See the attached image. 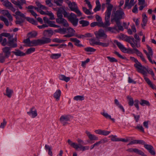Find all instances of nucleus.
I'll return each mask as SVG.
<instances>
[{"label": "nucleus", "mask_w": 156, "mask_h": 156, "mask_svg": "<svg viewBox=\"0 0 156 156\" xmlns=\"http://www.w3.org/2000/svg\"><path fill=\"white\" fill-rule=\"evenodd\" d=\"M125 17V14L123 9L120 8L119 9L112 12L111 21L120 20L121 19H124Z\"/></svg>", "instance_id": "obj_1"}, {"label": "nucleus", "mask_w": 156, "mask_h": 156, "mask_svg": "<svg viewBox=\"0 0 156 156\" xmlns=\"http://www.w3.org/2000/svg\"><path fill=\"white\" fill-rule=\"evenodd\" d=\"M51 39L48 37H43L41 39L30 41V46L41 45L50 42Z\"/></svg>", "instance_id": "obj_2"}, {"label": "nucleus", "mask_w": 156, "mask_h": 156, "mask_svg": "<svg viewBox=\"0 0 156 156\" xmlns=\"http://www.w3.org/2000/svg\"><path fill=\"white\" fill-rule=\"evenodd\" d=\"M130 59L134 61L136 64L134 65V66L137 69L138 71L142 74L143 75H145L146 72L145 70L146 68L144 66H143L135 58L130 57Z\"/></svg>", "instance_id": "obj_3"}, {"label": "nucleus", "mask_w": 156, "mask_h": 156, "mask_svg": "<svg viewBox=\"0 0 156 156\" xmlns=\"http://www.w3.org/2000/svg\"><path fill=\"white\" fill-rule=\"evenodd\" d=\"M110 17L105 14V22L104 23L103 22H94L91 23L90 26L91 27H94L96 26H98L102 27H108L110 24Z\"/></svg>", "instance_id": "obj_4"}, {"label": "nucleus", "mask_w": 156, "mask_h": 156, "mask_svg": "<svg viewBox=\"0 0 156 156\" xmlns=\"http://www.w3.org/2000/svg\"><path fill=\"white\" fill-rule=\"evenodd\" d=\"M68 6L72 11L75 12H76L78 16H80L82 15V13L79 10L77 4L75 2H71V1H69L67 3Z\"/></svg>", "instance_id": "obj_5"}, {"label": "nucleus", "mask_w": 156, "mask_h": 156, "mask_svg": "<svg viewBox=\"0 0 156 156\" xmlns=\"http://www.w3.org/2000/svg\"><path fill=\"white\" fill-rule=\"evenodd\" d=\"M2 36L8 37L9 40V43L10 44V45L12 47H16L17 44L16 43H13V39H12L13 37L12 35H11L10 33H3L1 34Z\"/></svg>", "instance_id": "obj_6"}, {"label": "nucleus", "mask_w": 156, "mask_h": 156, "mask_svg": "<svg viewBox=\"0 0 156 156\" xmlns=\"http://www.w3.org/2000/svg\"><path fill=\"white\" fill-rule=\"evenodd\" d=\"M69 20L74 26H76L78 24L79 20L77 18L76 16L71 13L68 17Z\"/></svg>", "instance_id": "obj_7"}, {"label": "nucleus", "mask_w": 156, "mask_h": 156, "mask_svg": "<svg viewBox=\"0 0 156 156\" xmlns=\"http://www.w3.org/2000/svg\"><path fill=\"white\" fill-rule=\"evenodd\" d=\"M59 120L63 126L68 124V121L70 120V116L69 115H62L59 118Z\"/></svg>", "instance_id": "obj_8"}, {"label": "nucleus", "mask_w": 156, "mask_h": 156, "mask_svg": "<svg viewBox=\"0 0 156 156\" xmlns=\"http://www.w3.org/2000/svg\"><path fill=\"white\" fill-rule=\"evenodd\" d=\"M15 48V47H11L10 46L9 47L5 46L3 48H2L3 55H4L6 57L8 58L11 54V48Z\"/></svg>", "instance_id": "obj_9"}, {"label": "nucleus", "mask_w": 156, "mask_h": 156, "mask_svg": "<svg viewBox=\"0 0 156 156\" xmlns=\"http://www.w3.org/2000/svg\"><path fill=\"white\" fill-rule=\"evenodd\" d=\"M97 39H99L102 37L103 39H106L107 37V35L104 32L103 30H100L98 31H96L94 33Z\"/></svg>", "instance_id": "obj_10"}, {"label": "nucleus", "mask_w": 156, "mask_h": 156, "mask_svg": "<svg viewBox=\"0 0 156 156\" xmlns=\"http://www.w3.org/2000/svg\"><path fill=\"white\" fill-rule=\"evenodd\" d=\"M111 0H106V5H108L107 9L105 12V14L107 16L110 17L111 11L113 7V5L110 3Z\"/></svg>", "instance_id": "obj_11"}, {"label": "nucleus", "mask_w": 156, "mask_h": 156, "mask_svg": "<svg viewBox=\"0 0 156 156\" xmlns=\"http://www.w3.org/2000/svg\"><path fill=\"white\" fill-rule=\"evenodd\" d=\"M126 151L130 153L134 152L142 156H147L143 151L137 148H129L127 149Z\"/></svg>", "instance_id": "obj_12"}, {"label": "nucleus", "mask_w": 156, "mask_h": 156, "mask_svg": "<svg viewBox=\"0 0 156 156\" xmlns=\"http://www.w3.org/2000/svg\"><path fill=\"white\" fill-rule=\"evenodd\" d=\"M134 4V0H126L124 9L127 7L128 9H130Z\"/></svg>", "instance_id": "obj_13"}, {"label": "nucleus", "mask_w": 156, "mask_h": 156, "mask_svg": "<svg viewBox=\"0 0 156 156\" xmlns=\"http://www.w3.org/2000/svg\"><path fill=\"white\" fill-rule=\"evenodd\" d=\"M66 29L69 34L67 35H64V37H70L73 36H75L74 33L75 32V31L73 28L71 27H69L67 29Z\"/></svg>", "instance_id": "obj_14"}, {"label": "nucleus", "mask_w": 156, "mask_h": 156, "mask_svg": "<svg viewBox=\"0 0 156 156\" xmlns=\"http://www.w3.org/2000/svg\"><path fill=\"white\" fill-rule=\"evenodd\" d=\"M144 147L149 151L151 154L152 155L155 154V152L152 146L149 144H145L144 145Z\"/></svg>", "instance_id": "obj_15"}, {"label": "nucleus", "mask_w": 156, "mask_h": 156, "mask_svg": "<svg viewBox=\"0 0 156 156\" xmlns=\"http://www.w3.org/2000/svg\"><path fill=\"white\" fill-rule=\"evenodd\" d=\"M56 20L58 23L62 24L65 27L69 26V24L67 21L63 18L61 19H56Z\"/></svg>", "instance_id": "obj_16"}, {"label": "nucleus", "mask_w": 156, "mask_h": 156, "mask_svg": "<svg viewBox=\"0 0 156 156\" xmlns=\"http://www.w3.org/2000/svg\"><path fill=\"white\" fill-rule=\"evenodd\" d=\"M95 132L97 134L104 136H107L110 133V131L100 129L95 130Z\"/></svg>", "instance_id": "obj_17"}, {"label": "nucleus", "mask_w": 156, "mask_h": 156, "mask_svg": "<svg viewBox=\"0 0 156 156\" xmlns=\"http://www.w3.org/2000/svg\"><path fill=\"white\" fill-rule=\"evenodd\" d=\"M114 42L116 44L118 47L124 53L126 52L127 50V49L124 47L123 45L120 42H118L117 40H115L114 41Z\"/></svg>", "instance_id": "obj_18"}, {"label": "nucleus", "mask_w": 156, "mask_h": 156, "mask_svg": "<svg viewBox=\"0 0 156 156\" xmlns=\"http://www.w3.org/2000/svg\"><path fill=\"white\" fill-rule=\"evenodd\" d=\"M122 40L127 42L129 43L131 41H133L134 38L132 37L127 36L123 34H122Z\"/></svg>", "instance_id": "obj_19"}, {"label": "nucleus", "mask_w": 156, "mask_h": 156, "mask_svg": "<svg viewBox=\"0 0 156 156\" xmlns=\"http://www.w3.org/2000/svg\"><path fill=\"white\" fill-rule=\"evenodd\" d=\"M1 12L4 16H6L9 19L10 21L12 20V18L9 12L8 11L5 10H2Z\"/></svg>", "instance_id": "obj_20"}, {"label": "nucleus", "mask_w": 156, "mask_h": 156, "mask_svg": "<svg viewBox=\"0 0 156 156\" xmlns=\"http://www.w3.org/2000/svg\"><path fill=\"white\" fill-rule=\"evenodd\" d=\"M85 133L87 136H88L89 138L91 140H97L98 139V137L95 136L93 135L88 131H86Z\"/></svg>", "instance_id": "obj_21"}, {"label": "nucleus", "mask_w": 156, "mask_h": 156, "mask_svg": "<svg viewBox=\"0 0 156 156\" xmlns=\"http://www.w3.org/2000/svg\"><path fill=\"white\" fill-rule=\"evenodd\" d=\"M53 34V31L51 30H45L43 33V35L46 37H51Z\"/></svg>", "instance_id": "obj_22"}, {"label": "nucleus", "mask_w": 156, "mask_h": 156, "mask_svg": "<svg viewBox=\"0 0 156 156\" xmlns=\"http://www.w3.org/2000/svg\"><path fill=\"white\" fill-rule=\"evenodd\" d=\"M30 115L31 116V118H34L37 116V110L34 107L32 108L30 111Z\"/></svg>", "instance_id": "obj_23"}, {"label": "nucleus", "mask_w": 156, "mask_h": 156, "mask_svg": "<svg viewBox=\"0 0 156 156\" xmlns=\"http://www.w3.org/2000/svg\"><path fill=\"white\" fill-rule=\"evenodd\" d=\"M61 95V90H58L54 93L53 97L55 99L56 101H58L59 100Z\"/></svg>", "instance_id": "obj_24"}, {"label": "nucleus", "mask_w": 156, "mask_h": 156, "mask_svg": "<svg viewBox=\"0 0 156 156\" xmlns=\"http://www.w3.org/2000/svg\"><path fill=\"white\" fill-rule=\"evenodd\" d=\"M101 114L106 119L111 120L113 122H115V119L114 118H112L111 116L108 115V113L105 112H103L101 113Z\"/></svg>", "instance_id": "obj_25"}, {"label": "nucleus", "mask_w": 156, "mask_h": 156, "mask_svg": "<svg viewBox=\"0 0 156 156\" xmlns=\"http://www.w3.org/2000/svg\"><path fill=\"white\" fill-rule=\"evenodd\" d=\"M67 142L69 145L76 149L78 148V144L75 143L73 142L70 140L68 139L67 140Z\"/></svg>", "instance_id": "obj_26"}, {"label": "nucleus", "mask_w": 156, "mask_h": 156, "mask_svg": "<svg viewBox=\"0 0 156 156\" xmlns=\"http://www.w3.org/2000/svg\"><path fill=\"white\" fill-rule=\"evenodd\" d=\"M16 51H12V52L14 54L18 56H23L26 55L25 53H24L18 49L16 50Z\"/></svg>", "instance_id": "obj_27"}, {"label": "nucleus", "mask_w": 156, "mask_h": 156, "mask_svg": "<svg viewBox=\"0 0 156 156\" xmlns=\"http://www.w3.org/2000/svg\"><path fill=\"white\" fill-rule=\"evenodd\" d=\"M135 38L136 39V40H134L133 41L134 43L136 44V47L138 48L140 47V45H138L137 44V43L140 42V38L138 35L137 34H136L134 35Z\"/></svg>", "instance_id": "obj_28"}, {"label": "nucleus", "mask_w": 156, "mask_h": 156, "mask_svg": "<svg viewBox=\"0 0 156 156\" xmlns=\"http://www.w3.org/2000/svg\"><path fill=\"white\" fill-rule=\"evenodd\" d=\"M70 40L73 42L75 43V44L77 46H81L82 45L79 44L80 41L77 38H71L70 39Z\"/></svg>", "instance_id": "obj_29"}, {"label": "nucleus", "mask_w": 156, "mask_h": 156, "mask_svg": "<svg viewBox=\"0 0 156 156\" xmlns=\"http://www.w3.org/2000/svg\"><path fill=\"white\" fill-rule=\"evenodd\" d=\"M67 29L66 28L63 27L62 28H60L58 29L55 30V31L56 33H59L61 34H64L66 32Z\"/></svg>", "instance_id": "obj_30"}, {"label": "nucleus", "mask_w": 156, "mask_h": 156, "mask_svg": "<svg viewBox=\"0 0 156 156\" xmlns=\"http://www.w3.org/2000/svg\"><path fill=\"white\" fill-rule=\"evenodd\" d=\"M59 78L60 80H64L66 82H68L70 80L69 77H67L63 75H60L59 76Z\"/></svg>", "instance_id": "obj_31"}, {"label": "nucleus", "mask_w": 156, "mask_h": 156, "mask_svg": "<svg viewBox=\"0 0 156 156\" xmlns=\"http://www.w3.org/2000/svg\"><path fill=\"white\" fill-rule=\"evenodd\" d=\"M12 2L17 6V7L19 8L20 9H22V5L23 4L21 3L20 1H16L14 0L12 1Z\"/></svg>", "instance_id": "obj_32"}, {"label": "nucleus", "mask_w": 156, "mask_h": 156, "mask_svg": "<svg viewBox=\"0 0 156 156\" xmlns=\"http://www.w3.org/2000/svg\"><path fill=\"white\" fill-rule=\"evenodd\" d=\"M144 79L147 83L153 89H155V87L154 85L151 83V81L147 78L144 77Z\"/></svg>", "instance_id": "obj_33"}, {"label": "nucleus", "mask_w": 156, "mask_h": 156, "mask_svg": "<svg viewBox=\"0 0 156 156\" xmlns=\"http://www.w3.org/2000/svg\"><path fill=\"white\" fill-rule=\"evenodd\" d=\"M0 1L3 2V5L9 8L12 5L11 3L9 2L7 0H2Z\"/></svg>", "instance_id": "obj_34"}, {"label": "nucleus", "mask_w": 156, "mask_h": 156, "mask_svg": "<svg viewBox=\"0 0 156 156\" xmlns=\"http://www.w3.org/2000/svg\"><path fill=\"white\" fill-rule=\"evenodd\" d=\"M128 100V104L130 106H132L134 104V101L133 98L130 96H128L126 97Z\"/></svg>", "instance_id": "obj_35"}, {"label": "nucleus", "mask_w": 156, "mask_h": 156, "mask_svg": "<svg viewBox=\"0 0 156 156\" xmlns=\"http://www.w3.org/2000/svg\"><path fill=\"white\" fill-rule=\"evenodd\" d=\"M6 95L9 98H10L12 96V94L13 92L12 90L10 89L8 87L6 88Z\"/></svg>", "instance_id": "obj_36"}, {"label": "nucleus", "mask_w": 156, "mask_h": 156, "mask_svg": "<svg viewBox=\"0 0 156 156\" xmlns=\"http://www.w3.org/2000/svg\"><path fill=\"white\" fill-rule=\"evenodd\" d=\"M140 104L143 106H144L145 105H146L148 106H149L150 105V104L148 101L143 99H141L140 100Z\"/></svg>", "instance_id": "obj_37"}, {"label": "nucleus", "mask_w": 156, "mask_h": 156, "mask_svg": "<svg viewBox=\"0 0 156 156\" xmlns=\"http://www.w3.org/2000/svg\"><path fill=\"white\" fill-rule=\"evenodd\" d=\"M90 41V44L94 46L95 44L98 45L99 42L96 41L95 40L94 38H90L89 40Z\"/></svg>", "instance_id": "obj_38"}, {"label": "nucleus", "mask_w": 156, "mask_h": 156, "mask_svg": "<svg viewBox=\"0 0 156 156\" xmlns=\"http://www.w3.org/2000/svg\"><path fill=\"white\" fill-rule=\"evenodd\" d=\"M115 103L118 106L120 109H121L123 112H124L125 110L121 104H120L119 102L117 99H115L114 100Z\"/></svg>", "instance_id": "obj_39"}, {"label": "nucleus", "mask_w": 156, "mask_h": 156, "mask_svg": "<svg viewBox=\"0 0 156 156\" xmlns=\"http://www.w3.org/2000/svg\"><path fill=\"white\" fill-rule=\"evenodd\" d=\"M78 148H79L80 150L83 151L88 150L89 149V147L88 146H83L81 145L80 144H78Z\"/></svg>", "instance_id": "obj_40"}, {"label": "nucleus", "mask_w": 156, "mask_h": 156, "mask_svg": "<svg viewBox=\"0 0 156 156\" xmlns=\"http://www.w3.org/2000/svg\"><path fill=\"white\" fill-rule=\"evenodd\" d=\"M115 21L116 23L117 26L118 27L119 30L123 31L124 29L123 27L122 26L121 24L120 20H115Z\"/></svg>", "instance_id": "obj_41"}, {"label": "nucleus", "mask_w": 156, "mask_h": 156, "mask_svg": "<svg viewBox=\"0 0 156 156\" xmlns=\"http://www.w3.org/2000/svg\"><path fill=\"white\" fill-rule=\"evenodd\" d=\"M0 20L3 21L5 23V25L7 26H8L9 25V22L8 20L5 18V17H4L3 16H0Z\"/></svg>", "instance_id": "obj_42"}, {"label": "nucleus", "mask_w": 156, "mask_h": 156, "mask_svg": "<svg viewBox=\"0 0 156 156\" xmlns=\"http://www.w3.org/2000/svg\"><path fill=\"white\" fill-rule=\"evenodd\" d=\"M37 31L33 30L30 32V38H35L37 35Z\"/></svg>", "instance_id": "obj_43"}, {"label": "nucleus", "mask_w": 156, "mask_h": 156, "mask_svg": "<svg viewBox=\"0 0 156 156\" xmlns=\"http://www.w3.org/2000/svg\"><path fill=\"white\" fill-rule=\"evenodd\" d=\"M15 14L16 15L14 16H16V19H17V16H16V15L20 16L22 18V19H25L26 18V17L24 15L19 11L16 12Z\"/></svg>", "instance_id": "obj_44"}, {"label": "nucleus", "mask_w": 156, "mask_h": 156, "mask_svg": "<svg viewBox=\"0 0 156 156\" xmlns=\"http://www.w3.org/2000/svg\"><path fill=\"white\" fill-rule=\"evenodd\" d=\"M79 23L80 24L82 25L83 27H85L89 25V22L86 20H82L79 21Z\"/></svg>", "instance_id": "obj_45"}, {"label": "nucleus", "mask_w": 156, "mask_h": 156, "mask_svg": "<svg viewBox=\"0 0 156 156\" xmlns=\"http://www.w3.org/2000/svg\"><path fill=\"white\" fill-rule=\"evenodd\" d=\"M1 44L3 46H5L8 44L9 46L12 47L10 45V44L9 43V41H7V39L6 38H4L3 39Z\"/></svg>", "instance_id": "obj_46"}, {"label": "nucleus", "mask_w": 156, "mask_h": 156, "mask_svg": "<svg viewBox=\"0 0 156 156\" xmlns=\"http://www.w3.org/2000/svg\"><path fill=\"white\" fill-rule=\"evenodd\" d=\"M61 56L60 54H53L51 55L50 57L52 59H56L59 58Z\"/></svg>", "instance_id": "obj_47"}, {"label": "nucleus", "mask_w": 156, "mask_h": 156, "mask_svg": "<svg viewBox=\"0 0 156 156\" xmlns=\"http://www.w3.org/2000/svg\"><path fill=\"white\" fill-rule=\"evenodd\" d=\"M45 15L49 16L50 17V19L51 20L55 19L53 14L51 12H49L48 11H47L45 12Z\"/></svg>", "instance_id": "obj_48"}, {"label": "nucleus", "mask_w": 156, "mask_h": 156, "mask_svg": "<svg viewBox=\"0 0 156 156\" xmlns=\"http://www.w3.org/2000/svg\"><path fill=\"white\" fill-rule=\"evenodd\" d=\"M82 9L83 11L84 12V13L88 15H91L92 14V13L90 11V10L91 9H88L87 8L85 7H82Z\"/></svg>", "instance_id": "obj_49"}, {"label": "nucleus", "mask_w": 156, "mask_h": 156, "mask_svg": "<svg viewBox=\"0 0 156 156\" xmlns=\"http://www.w3.org/2000/svg\"><path fill=\"white\" fill-rule=\"evenodd\" d=\"M23 42L24 44L23 45L24 46H29V37H28L27 39L24 40Z\"/></svg>", "instance_id": "obj_50"}, {"label": "nucleus", "mask_w": 156, "mask_h": 156, "mask_svg": "<svg viewBox=\"0 0 156 156\" xmlns=\"http://www.w3.org/2000/svg\"><path fill=\"white\" fill-rule=\"evenodd\" d=\"M74 99L76 101H82L84 99V97L83 96H77L74 98Z\"/></svg>", "instance_id": "obj_51"}, {"label": "nucleus", "mask_w": 156, "mask_h": 156, "mask_svg": "<svg viewBox=\"0 0 156 156\" xmlns=\"http://www.w3.org/2000/svg\"><path fill=\"white\" fill-rule=\"evenodd\" d=\"M63 0H54V2L57 6H61L63 2Z\"/></svg>", "instance_id": "obj_52"}, {"label": "nucleus", "mask_w": 156, "mask_h": 156, "mask_svg": "<svg viewBox=\"0 0 156 156\" xmlns=\"http://www.w3.org/2000/svg\"><path fill=\"white\" fill-rule=\"evenodd\" d=\"M98 45L101 46L103 47H107L109 45V43L108 41L106 43H103L99 41Z\"/></svg>", "instance_id": "obj_53"}, {"label": "nucleus", "mask_w": 156, "mask_h": 156, "mask_svg": "<svg viewBox=\"0 0 156 156\" xmlns=\"http://www.w3.org/2000/svg\"><path fill=\"white\" fill-rule=\"evenodd\" d=\"M143 51H144V52L146 54V55L147 56V58H148V59L149 60V61L151 63L153 64V61L152 59H151V56H150V55L147 52V51L145 50H144Z\"/></svg>", "instance_id": "obj_54"}, {"label": "nucleus", "mask_w": 156, "mask_h": 156, "mask_svg": "<svg viewBox=\"0 0 156 156\" xmlns=\"http://www.w3.org/2000/svg\"><path fill=\"white\" fill-rule=\"evenodd\" d=\"M84 50L86 51L91 52H94L96 50V49L91 47H87L85 48H84Z\"/></svg>", "instance_id": "obj_55"}, {"label": "nucleus", "mask_w": 156, "mask_h": 156, "mask_svg": "<svg viewBox=\"0 0 156 156\" xmlns=\"http://www.w3.org/2000/svg\"><path fill=\"white\" fill-rule=\"evenodd\" d=\"M147 47L148 51V53L150 56H152L153 54V51L151 48L148 45H147Z\"/></svg>", "instance_id": "obj_56"}, {"label": "nucleus", "mask_w": 156, "mask_h": 156, "mask_svg": "<svg viewBox=\"0 0 156 156\" xmlns=\"http://www.w3.org/2000/svg\"><path fill=\"white\" fill-rule=\"evenodd\" d=\"M8 58L7 57H6L5 56L3 55H1L0 56V62L3 63L5 61V58Z\"/></svg>", "instance_id": "obj_57"}, {"label": "nucleus", "mask_w": 156, "mask_h": 156, "mask_svg": "<svg viewBox=\"0 0 156 156\" xmlns=\"http://www.w3.org/2000/svg\"><path fill=\"white\" fill-rule=\"evenodd\" d=\"M109 137H111V140L112 141H119V138L116 137V136L112 135L110 136Z\"/></svg>", "instance_id": "obj_58"}, {"label": "nucleus", "mask_w": 156, "mask_h": 156, "mask_svg": "<svg viewBox=\"0 0 156 156\" xmlns=\"http://www.w3.org/2000/svg\"><path fill=\"white\" fill-rule=\"evenodd\" d=\"M52 0H46L45 1L46 5H48L49 7H52L53 6V4L51 2Z\"/></svg>", "instance_id": "obj_59"}, {"label": "nucleus", "mask_w": 156, "mask_h": 156, "mask_svg": "<svg viewBox=\"0 0 156 156\" xmlns=\"http://www.w3.org/2000/svg\"><path fill=\"white\" fill-rule=\"evenodd\" d=\"M139 101L137 99L135 100L134 102V105L136 108L137 110H139Z\"/></svg>", "instance_id": "obj_60"}, {"label": "nucleus", "mask_w": 156, "mask_h": 156, "mask_svg": "<svg viewBox=\"0 0 156 156\" xmlns=\"http://www.w3.org/2000/svg\"><path fill=\"white\" fill-rule=\"evenodd\" d=\"M7 124V122L6 121L5 119H3V122H2L0 125V127L2 129H4L5 126Z\"/></svg>", "instance_id": "obj_61"}, {"label": "nucleus", "mask_w": 156, "mask_h": 156, "mask_svg": "<svg viewBox=\"0 0 156 156\" xmlns=\"http://www.w3.org/2000/svg\"><path fill=\"white\" fill-rule=\"evenodd\" d=\"M107 58L109 60V61L112 62H117V60L113 57H111L110 56L107 57Z\"/></svg>", "instance_id": "obj_62"}, {"label": "nucleus", "mask_w": 156, "mask_h": 156, "mask_svg": "<svg viewBox=\"0 0 156 156\" xmlns=\"http://www.w3.org/2000/svg\"><path fill=\"white\" fill-rule=\"evenodd\" d=\"M147 17L146 16V14H144L143 15V23H147Z\"/></svg>", "instance_id": "obj_63"}, {"label": "nucleus", "mask_w": 156, "mask_h": 156, "mask_svg": "<svg viewBox=\"0 0 156 156\" xmlns=\"http://www.w3.org/2000/svg\"><path fill=\"white\" fill-rule=\"evenodd\" d=\"M106 27V31H109L111 32L112 33H115V32L113 30V28L112 27Z\"/></svg>", "instance_id": "obj_64"}]
</instances>
